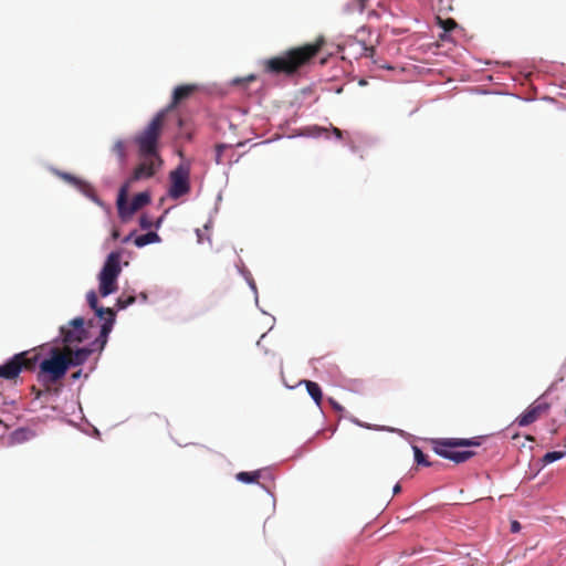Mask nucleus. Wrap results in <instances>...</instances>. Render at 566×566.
I'll use <instances>...</instances> for the list:
<instances>
[{
	"label": "nucleus",
	"mask_w": 566,
	"mask_h": 566,
	"mask_svg": "<svg viewBox=\"0 0 566 566\" xmlns=\"http://www.w3.org/2000/svg\"><path fill=\"white\" fill-rule=\"evenodd\" d=\"M511 528H512V532H517V531H520V523H518V522H516V521H514V522L512 523Z\"/></svg>",
	"instance_id": "31"
},
{
	"label": "nucleus",
	"mask_w": 566,
	"mask_h": 566,
	"mask_svg": "<svg viewBox=\"0 0 566 566\" xmlns=\"http://www.w3.org/2000/svg\"><path fill=\"white\" fill-rule=\"evenodd\" d=\"M565 452L563 451H551V452H547L543 459H542V462L543 464H549L554 461H557V460H560L565 457Z\"/></svg>",
	"instance_id": "21"
},
{
	"label": "nucleus",
	"mask_w": 566,
	"mask_h": 566,
	"mask_svg": "<svg viewBox=\"0 0 566 566\" xmlns=\"http://www.w3.org/2000/svg\"><path fill=\"white\" fill-rule=\"evenodd\" d=\"M166 120V111H160L150 123L135 136L139 156L159 155L158 144Z\"/></svg>",
	"instance_id": "3"
},
{
	"label": "nucleus",
	"mask_w": 566,
	"mask_h": 566,
	"mask_svg": "<svg viewBox=\"0 0 566 566\" xmlns=\"http://www.w3.org/2000/svg\"><path fill=\"white\" fill-rule=\"evenodd\" d=\"M80 376H81V370H78V371L74 373V374L72 375V378H73V379H77Z\"/></svg>",
	"instance_id": "34"
},
{
	"label": "nucleus",
	"mask_w": 566,
	"mask_h": 566,
	"mask_svg": "<svg viewBox=\"0 0 566 566\" xmlns=\"http://www.w3.org/2000/svg\"><path fill=\"white\" fill-rule=\"evenodd\" d=\"M132 185L124 182L117 197V210L123 220L130 218L136 211L150 202V196L147 192H139L134 196L130 203L127 202L128 191Z\"/></svg>",
	"instance_id": "7"
},
{
	"label": "nucleus",
	"mask_w": 566,
	"mask_h": 566,
	"mask_svg": "<svg viewBox=\"0 0 566 566\" xmlns=\"http://www.w3.org/2000/svg\"><path fill=\"white\" fill-rule=\"evenodd\" d=\"M328 402L332 405V407L337 411H343V407L335 401L333 398H328Z\"/></svg>",
	"instance_id": "28"
},
{
	"label": "nucleus",
	"mask_w": 566,
	"mask_h": 566,
	"mask_svg": "<svg viewBox=\"0 0 566 566\" xmlns=\"http://www.w3.org/2000/svg\"><path fill=\"white\" fill-rule=\"evenodd\" d=\"M112 237H113V239H114V240L118 239V237H119V232H118V230H114V231L112 232Z\"/></svg>",
	"instance_id": "32"
},
{
	"label": "nucleus",
	"mask_w": 566,
	"mask_h": 566,
	"mask_svg": "<svg viewBox=\"0 0 566 566\" xmlns=\"http://www.w3.org/2000/svg\"><path fill=\"white\" fill-rule=\"evenodd\" d=\"M158 241H160V238L156 232H148L146 234L138 235L134 242L136 247L142 248Z\"/></svg>",
	"instance_id": "17"
},
{
	"label": "nucleus",
	"mask_w": 566,
	"mask_h": 566,
	"mask_svg": "<svg viewBox=\"0 0 566 566\" xmlns=\"http://www.w3.org/2000/svg\"><path fill=\"white\" fill-rule=\"evenodd\" d=\"M332 130L336 138H338V139L343 138V132L339 128L333 127Z\"/></svg>",
	"instance_id": "29"
},
{
	"label": "nucleus",
	"mask_w": 566,
	"mask_h": 566,
	"mask_svg": "<svg viewBox=\"0 0 566 566\" xmlns=\"http://www.w3.org/2000/svg\"><path fill=\"white\" fill-rule=\"evenodd\" d=\"M551 405L546 402L544 399L538 398L532 405L527 407V409L516 418V422L521 427H526L543 416L547 415Z\"/></svg>",
	"instance_id": "11"
},
{
	"label": "nucleus",
	"mask_w": 566,
	"mask_h": 566,
	"mask_svg": "<svg viewBox=\"0 0 566 566\" xmlns=\"http://www.w3.org/2000/svg\"><path fill=\"white\" fill-rule=\"evenodd\" d=\"M375 54V48L374 46H363V55L366 57H373Z\"/></svg>",
	"instance_id": "27"
},
{
	"label": "nucleus",
	"mask_w": 566,
	"mask_h": 566,
	"mask_svg": "<svg viewBox=\"0 0 566 566\" xmlns=\"http://www.w3.org/2000/svg\"><path fill=\"white\" fill-rule=\"evenodd\" d=\"M139 224L142 229H149L153 227V220L149 219L146 214H143L139 218Z\"/></svg>",
	"instance_id": "25"
},
{
	"label": "nucleus",
	"mask_w": 566,
	"mask_h": 566,
	"mask_svg": "<svg viewBox=\"0 0 566 566\" xmlns=\"http://www.w3.org/2000/svg\"><path fill=\"white\" fill-rule=\"evenodd\" d=\"M115 312L112 311L111 314H105L104 315V324L102 325V328H101V335H99V338L102 340V346H104L106 344V340H107V336L108 334L111 333L112 328H113V324L115 322Z\"/></svg>",
	"instance_id": "16"
},
{
	"label": "nucleus",
	"mask_w": 566,
	"mask_h": 566,
	"mask_svg": "<svg viewBox=\"0 0 566 566\" xmlns=\"http://www.w3.org/2000/svg\"><path fill=\"white\" fill-rule=\"evenodd\" d=\"M261 473V470L252 472L242 471L237 474V480H239L242 483H254L259 481Z\"/></svg>",
	"instance_id": "18"
},
{
	"label": "nucleus",
	"mask_w": 566,
	"mask_h": 566,
	"mask_svg": "<svg viewBox=\"0 0 566 566\" xmlns=\"http://www.w3.org/2000/svg\"><path fill=\"white\" fill-rule=\"evenodd\" d=\"M325 44L324 36H318L313 43L291 48L281 54L263 62L265 73L292 76L307 66Z\"/></svg>",
	"instance_id": "1"
},
{
	"label": "nucleus",
	"mask_w": 566,
	"mask_h": 566,
	"mask_svg": "<svg viewBox=\"0 0 566 566\" xmlns=\"http://www.w3.org/2000/svg\"><path fill=\"white\" fill-rule=\"evenodd\" d=\"M85 321L83 317H75L70 321L69 326H62L60 333L64 346L82 343L87 338V332L84 328Z\"/></svg>",
	"instance_id": "10"
},
{
	"label": "nucleus",
	"mask_w": 566,
	"mask_h": 566,
	"mask_svg": "<svg viewBox=\"0 0 566 566\" xmlns=\"http://www.w3.org/2000/svg\"><path fill=\"white\" fill-rule=\"evenodd\" d=\"M227 148H228V146L224 145V144H218L216 146V158H214V160H216V163L218 165L222 163V154H223L224 149H227Z\"/></svg>",
	"instance_id": "24"
},
{
	"label": "nucleus",
	"mask_w": 566,
	"mask_h": 566,
	"mask_svg": "<svg viewBox=\"0 0 566 566\" xmlns=\"http://www.w3.org/2000/svg\"><path fill=\"white\" fill-rule=\"evenodd\" d=\"M60 177H62L64 180H66L70 184L77 185L80 181L76 177L67 174V172H60Z\"/></svg>",
	"instance_id": "26"
},
{
	"label": "nucleus",
	"mask_w": 566,
	"mask_h": 566,
	"mask_svg": "<svg viewBox=\"0 0 566 566\" xmlns=\"http://www.w3.org/2000/svg\"><path fill=\"white\" fill-rule=\"evenodd\" d=\"M480 441L478 438H446L432 441V450L438 455L453 461L454 463H463L471 459L475 453L473 451H454L455 448L478 447Z\"/></svg>",
	"instance_id": "2"
},
{
	"label": "nucleus",
	"mask_w": 566,
	"mask_h": 566,
	"mask_svg": "<svg viewBox=\"0 0 566 566\" xmlns=\"http://www.w3.org/2000/svg\"><path fill=\"white\" fill-rule=\"evenodd\" d=\"M301 384H304L308 395L315 401L316 406L321 408L323 401V391L319 385L312 380H302Z\"/></svg>",
	"instance_id": "15"
},
{
	"label": "nucleus",
	"mask_w": 566,
	"mask_h": 566,
	"mask_svg": "<svg viewBox=\"0 0 566 566\" xmlns=\"http://www.w3.org/2000/svg\"><path fill=\"white\" fill-rule=\"evenodd\" d=\"M255 80H256V76H255V75H249V76H247L245 78H243V80H237L235 82H241V81L252 82V81H255Z\"/></svg>",
	"instance_id": "30"
},
{
	"label": "nucleus",
	"mask_w": 566,
	"mask_h": 566,
	"mask_svg": "<svg viewBox=\"0 0 566 566\" xmlns=\"http://www.w3.org/2000/svg\"><path fill=\"white\" fill-rule=\"evenodd\" d=\"M135 300H136V297L133 295H129V296L120 295L117 298L116 304H117L118 308L123 310V308H126L127 306L132 305L135 302Z\"/></svg>",
	"instance_id": "23"
},
{
	"label": "nucleus",
	"mask_w": 566,
	"mask_h": 566,
	"mask_svg": "<svg viewBox=\"0 0 566 566\" xmlns=\"http://www.w3.org/2000/svg\"><path fill=\"white\" fill-rule=\"evenodd\" d=\"M438 22H439V25L446 31V32H450L452 30H454L458 24L457 22L453 20V19H446V20H442L441 18H438Z\"/></svg>",
	"instance_id": "22"
},
{
	"label": "nucleus",
	"mask_w": 566,
	"mask_h": 566,
	"mask_svg": "<svg viewBox=\"0 0 566 566\" xmlns=\"http://www.w3.org/2000/svg\"><path fill=\"white\" fill-rule=\"evenodd\" d=\"M122 253L113 251L108 254L99 274V294L105 297L117 291V279L122 272Z\"/></svg>",
	"instance_id": "5"
},
{
	"label": "nucleus",
	"mask_w": 566,
	"mask_h": 566,
	"mask_svg": "<svg viewBox=\"0 0 566 566\" xmlns=\"http://www.w3.org/2000/svg\"><path fill=\"white\" fill-rule=\"evenodd\" d=\"M62 349L66 353V361H67L69 368L71 366H80V365L84 364L87 360L88 356L91 355L90 349L78 348V349L73 350L71 348V345L64 346Z\"/></svg>",
	"instance_id": "13"
},
{
	"label": "nucleus",
	"mask_w": 566,
	"mask_h": 566,
	"mask_svg": "<svg viewBox=\"0 0 566 566\" xmlns=\"http://www.w3.org/2000/svg\"><path fill=\"white\" fill-rule=\"evenodd\" d=\"M139 158L140 163L135 167L132 176L125 181L129 182V185L138 180L154 177L163 165L160 155L139 156Z\"/></svg>",
	"instance_id": "9"
},
{
	"label": "nucleus",
	"mask_w": 566,
	"mask_h": 566,
	"mask_svg": "<svg viewBox=\"0 0 566 566\" xmlns=\"http://www.w3.org/2000/svg\"><path fill=\"white\" fill-rule=\"evenodd\" d=\"M130 238H132V234L127 235L126 238H124L123 242L127 243L130 240Z\"/></svg>",
	"instance_id": "36"
},
{
	"label": "nucleus",
	"mask_w": 566,
	"mask_h": 566,
	"mask_svg": "<svg viewBox=\"0 0 566 566\" xmlns=\"http://www.w3.org/2000/svg\"><path fill=\"white\" fill-rule=\"evenodd\" d=\"M40 354L34 350H27L15 354L6 364L0 366V377L13 380L22 370H33L39 363Z\"/></svg>",
	"instance_id": "6"
},
{
	"label": "nucleus",
	"mask_w": 566,
	"mask_h": 566,
	"mask_svg": "<svg viewBox=\"0 0 566 566\" xmlns=\"http://www.w3.org/2000/svg\"><path fill=\"white\" fill-rule=\"evenodd\" d=\"M38 379L44 385H51L62 379L67 369L66 353L59 347L50 349V357L39 365Z\"/></svg>",
	"instance_id": "4"
},
{
	"label": "nucleus",
	"mask_w": 566,
	"mask_h": 566,
	"mask_svg": "<svg viewBox=\"0 0 566 566\" xmlns=\"http://www.w3.org/2000/svg\"><path fill=\"white\" fill-rule=\"evenodd\" d=\"M196 91H198V85L196 84H184L179 85L174 90L172 98L170 104L167 106L166 114L174 109L177 105L188 99Z\"/></svg>",
	"instance_id": "12"
},
{
	"label": "nucleus",
	"mask_w": 566,
	"mask_h": 566,
	"mask_svg": "<svg viewBox=\"0 0 566 566\" xmlns=\"http://www.w3.org/2000/svg\"><path fill=\"white\" fill-rule=\"evenodd\" d=\"M112 151L120 163L126 160V145L123 140H116L112 147Z\"/></svg>",
	"instance_id": "19"
},
{
	"label": "nucleus",
	"mask_w": 566,
	"mask_h": 566,
	"mask_svg": "<svg viewBox=\"0 0 566 566\" xmlns=\"http://www.w3.org/2000/svg\"><path fill=\"white\" fill-rule=\"evenodd\" d=\"M170 187L168 195L171 199H179L190 191V166L180 164L169 174Z\"/></svg>",
	"instance_id": "8"
},
{
	"label": "nucleus",
	"mask_w": 566,
	"mask_h": 566,
	"mask_svg": "<svg viewBox=\"0 0 566 566\" xmlns=\"http://www.w3.org/2000/svg\"><path fill=\"white\" fill-rule=\"evenodd\" d=\"M401 490L400 485L399 484H396L395 488H394V494H397L399 493Z\"/></svg>",
	"instance_id": "33"
},
{
	"label": "nucleus",
	"mask_w": 566,
	"mask_h": 566,
	"mask_svg": "<svg viewBox=\"0 0 566 566\" xmlns=\"http://www.w3.org/2000/svg\"><path fill=\"white\" fill-rule=\"evenodd\" d=\"M86 300L90 307L95 312L96 316L99 318H104L105 314H111V312L114 311L111 307L98 306V298L95 291H90L86 294Z\"/></svg>",
	"instance_id": "14"
},
{
	"label": "nucleus",
	"mask_w": 566,
	"mask_h": 566,
	"mask_svg": "<svg viewBox=\"0 0 566 566\" xmlns=\"http://www.w3.org/2000/svg\"><path fill=\"white\" fill-rule=\"evenodd\" d=\"M412 450H413V454H415V461L417 462V464L423 465V467L433 465L432 462L428 461L427 455L421 451V449L419 447L413 446Z\"/></svg>",
	"instance_id": "20"
},
{
	"label": "nucleus",
	"mask_w": 566,
	"mask_h": 566,
	"mask_svg": "<svg viewBox=\"0 0 566 566\" xmlns=\"http://www.w3.org/2000/svg\"><path fill=\"white\" fill-rule=\"evenodd\" d=\"M357 1L361 6V8H364L368 0H357Z\"/></svg>",
	"instance_id": "35"
}]
</instances>
